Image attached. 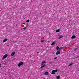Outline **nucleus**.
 <instances>
[{
	"label": "nucleus",
	"instance_id": "7",
	"mask_svg": "<svg viewBox=\"0 0 79 79\" xmlns=\"http://www.w3.org/2000/svg\"><path fill=\"white\" fill-rule=\"evenodd\" d=\"M76 38V36L73 35L71 37V39H75Z\"/></svg>",
	"mask_w": 79,
	"mask_h": 79
},
{
	"label": "nucleus",
	"instance_id": "15",
	"mask_svg": "<svg viewBox=\"0 0 79 79\" xmlns=\"http://www.w3.org/2000/svg\"><path fill=\"white\" fill-rule=\"evenodd\" d=\"M55 44V42H53L51 44V45H54V44Z\"/></svg>",
	"mask_w": 79,
	"mask_h": 79
},
{
	"label": "nucleus",
	"instance_id": "2",
	"mask_svg": "<svg viewBox=\"0 0 79 79\" xmlns=\"http://www.w3.org/2000/svg\"><path fill=\"white\" fill-rule=\"evenodd\" d=\"M8 56V54L5 55L3 56V57L2 58V60H3V59H5L6 58V57H7V56Z\"/></svg>",
	"mask_w": 79,
	"mask_h": 79
},
{
	"label": "nucleus",
	"instance_id": "24",
	"mask_svg": "<svg viewBox=\"0 0 79 79\" xmlns=\"http://www.w3.org/2000/svg\"><path fill=\"white\" fill-rule=\"evenodd\" d=\"M77 57H78V56H77V57H76V58H77Z\"/></svg>",
	"mask_w": 79,
	"mask_h": 79
},
{
	"label": "nucleus",
	"instance_id": "20",
	"mask_svg": "<svg viewBox=\"0 0 79 79\" xmlns=\"http://www.w3.org/2000/svg\"><path fill=\"white\" fill-rule=\"evenodd\" d=\"M59 47L57 46L56 48V50H58V49H59Z\"/></svg>",
	"mask_w": 79,
	"mask_h": 79
},
{
	"label": "nucleus",
	"instance_id": "25",
	"mask_svg": "<svg viewBox=\"0 0 79 79\" xmlns=\"http://www.w3.org/2000/svg\"><path fill=\"white\" fill-rule=\"evenodd\" d=\"M1 67V64H0V68Z\"/></svg>",
	"mask_w": 79,
	"mask_h": 79
},
{
	"label": "nucleus",
	"instance_id": "16",
	"mask_svg": "<svg viewBox=\"0 0 79 79\" xmlns=\"http://www.w3.org/2000/svg\"><path fill=\"white\" fill-rule=\"evenodd\" d=\"M60 76H58L56 77V79H60Z\"/></svg>",
	"mask_w": 79,
	"mask_h": 79
},
{
	"label": "nucleus",
	"instance_id": "11",
	"mask_svg": "<svg viewBox=\"0 0 79 79\" xmlns=\"http://www.w3.org/2000/svg\"><path fill=\"white\" fill-rule=\"evenodd\" d=\"M45 66H46V65L45 64H44V65H43L40 67V68H44V67H45Z\"/></svg>",
	"mask_w": 79,
	"mask_h": 79
},
{
	"label": "nucleus",
	"instance_id": "27",
	"mask_svg": "<svg viewBox=\"0 0 79 79\" xmlns=\"http://www.w3.org/2000/svg\"><path fill=\"white\" fill-rule=\"evenodd\" d=\"M37 53H39V52H37Z\"/></svg>",
	"mask_w": 79,
	"mask_h": 79
},
{
	"label": "nucleus",
	"instance_id": "6",
	"mask_svg": "<svg viewBox=\"0 0 79 79\" xmlns=\"http://www.w3.org/2000/svg\"><path fill=\"white\" fill-rule=\"evenodd\" d=\"M78 50V48H76L74 49V51H75V52H77Z\"/></svg>",
	"mask_w": 79,
	"mask_h": 79
},
{
	"label": "nucleus",
	"instance_id": "8",
	"mask_svg": "<svg viewBox=\"0 0 79 79\" xmlns=\"http://www.w3.org/2000/svg\"><path fill=\"white\" fill-rule=\"evenodd\" d=\"M7 40H8V39H6L3 40V42H6V41H7Z\"/></svg>",
	"mask_w": 79,
	"mask_h": 79
},
{
	"label": "nucleus",
	"instance_id": "9",
	"mask_svg": "<svg viewBox=\"0 0 79 79\" xmlns=\"http://www.w3.org/2000/svg\"><path fill=\"white\" fill-rule=\"evenodd\" d=\"M15 53H16L15 52H13L11 54V56H14L15 54Z\"/></svg>",
	"mask_w": 79,
	"mask_h": 79
},
{
	"label": "nucleus",
	"instance_id": "13",
	"mask_svg": "<svg viewBox=\"0 0 79 79\" xmlns=\"http://www.w3.org/2000/svg\"><path fill=\"white\" fill-rule=\"evenodd\" d=\"M53 70H52L51 73L52 74H55V73L54 72H53Z\"/></svg>",
	"mask_w": 79,
	"mask_h": 79
},
{
	"label": "nucleus",
	"instance_id": "1",
	"mask_svg": "<svg viewBox=\"0 0 79 79\" xmlns=\"http://www.w3.org/2000/svg\"><path fill=\"white\" fill-rule=\"evenodd\" d=\"M24 64V62H21L19 63L18 65V66L19 67H20L21 66H22Z\"/></svg>",
	"mask_w": 79,
	"mask_h": 79
},
{
	"label": "nucleus",
	"instance_id": "5",
	"mask_svg": "<svg viewBox=\"0 0 79 79\" xmlns=\"http://www.w3.org/2000/svg\"><path fill=\"white\" fill-rule=\"evenodd\" d=\"M45 63H46V62L43 61L41 64L42 66H43V65H44V64Z\"/></svg>",
	"mask_w": 79,
	"mask_h": 79
},
{
	"label": "nucleus",
	"instance_id": "22",
	"mask_svg": "<svg viewBox=\"0 0 79 79\" xmlns=\"http://www.w3.org/2000/svg\"><path fill=\"white\" fill-rule=\"evenodd\" d=\"M41 42H44V40H42L41 41Z\"/></svg>",
	"mask_w": 79,
	"mask_h": 79
},
{
	"label": "nucleus",
	"instance_id": "3",
	"mask_svg": "<svg viewBox=\"0 0 79 79\" xmlns=\"http://www.w3.org/2000/svg\"><path fill=\"white\" fill-rule=\"evenodd\" d=\"M56 55H58L60 54V52L59 51H58L56 53Z\"/></svg>",
	"mask_w": 79,
	"mask_h": 79
},
{
	"label": "nucleus",
	"instance_id": "21",
	"mask_svg": "<svg viewBox=\"0 0 79 79\" xmlns=\"http://www.w3.org/2000/svg\"><path fill=\"white\" fill-rule=\"evenodd\" d=\"M57 58H57V57H55V58H54V60H56V59H57Z\"/></svg>",
	"mask_w": 79,
	"mask_h": 79
},
{
	"label": "nucleus",
	"instance_id": "23",
	"mask_svg": "<svg viewBox=\"0 0 79 79\" xmlns=\"http://www.w3.org/2000/svg\"><path fill=\"white\" fill-rule=\"evenodd\" d=\"M26 27L23 28V29H26Z\"/></svg>",
	"mask_w": 79,
	"mask_h": 79
},
{
	"label": "nucleus",
	"instance_id": "18",
	"mask_svg": "<svg viewBox=\"0 0 79 79\" xmlns=\"http://www.w3.org/2000/svg\"><path fill=\"white\" fill-rule=\"evenodd\" d=\"M29 21H30L29 20V19H28V20H27L26 21V22H27V23H29Z\"/></svg>",
	"mask_w": 79,
	"mask_h": 79
},
{
	"label": "nucleus",
	"instance_id": "4",
	"mask_svg": "<svg viewBox=\"0 0 79 79\" xmlns=\"http://www.w3.org/2000/svg\"><path fill=\"white\" fill-rule=\"evenodd\" d=\"M63 37V36L62 35H59V39H60L62 38V37Z\"/></svg>",
	"mask_w": 79,
	"mask_h": 79
},
{
	"label": "nucleus",
	"instance_id": "26",
	"mask_svg": "<svg viewBox=\"0 0 79 79\" xmlns=\"http://www.w3.org/2000/svg\"><path fill=\"white\" fill-rule=\"evenodd\" d=\"M23 24H25V23H23Z\"/></svg>",
	"mask_w": 79,
	"mask_h": 79
},
{
	"label": "nucleus",
	"instance_id": "12",
	"mask_svg": "<svg viewBox=\"0 0 79 79\" xmlns=\"http://www.w3.org/2000/svg\"><path fill=\"white\" fill-rule=\"evenodd\" d=\"M60 31V30L58 29L56 31V32H59Z\"/></svg>",
	"mask_w": 79,
	"mask_h": 79
},
{
	"label": "nucleus",
	"instance_id": "14",
	"mask_svg": "<svg viewBox=\"0 0 79 79\" xmlns=\"http://www.w3.org/2000/svg\"><path fill=\"white\" fill-rule=\"evenodd\" d=\"M63 48H59V51H60V50H63Z\"/></svg>",
	"mask_w": 79,
	"mask_h": 79
},
{
	"label": "nucleus",
	"instance_id": "19",
	"mask_svg": "<svg viewBox=\"0 0 79 79\" xmlns=\"http://www.w3.org/2000/svg\"><path fill=\"white\" fill-rule=\"evenodd\" d=\"M72 65H73V64H70L69 65V66H71Z\"/></svg>",
	"mask_w": 79,
	"mask_h": 79
},
{
	"label": "nucleus",
	"instance_id": "10",
	"mask_svg": "<svg viewBox=\"0 0 79 79\" xmlns=\"http://www.w3.org/2000/svg\"><path fill=\"white\" fill-rule=\"evenodd\" d=\"M48 72H46L44 73V75H48Z\"/></svg>",
	"mask_w": 79,
	"mask_h": 79
},
{
	"label": "nucleus",
	"instance_id": "17",
	"mask_svg": "<svg viewBox=\"0 0 79 79\" xmlns=\"http://www.w3.org/2000/svg\"><path fill=\"white\" fill-rule=\"evenodd\" d=\"M53 72H54L55 73V72H57V71H58V70H53Z\"/></svg>",
	"mask_w": 79,
	"mask_h": 79
}]
</instances>
